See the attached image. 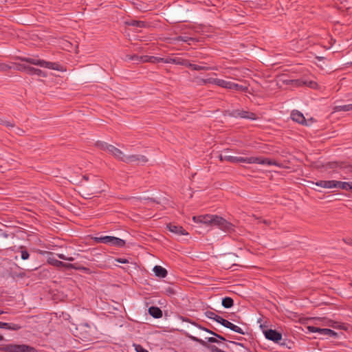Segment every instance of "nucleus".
<instances>
[{
	"instance_id": "f257e3e1",
	"label": "nucleus",
	"mask_w": 352,
	"mask_h": 352,
	"mask_svg": "<svg viewBox=\"0 0 352 352\" xmlns=\"http://www.w3.org/2000/svg\"><path fill=\"white\" fill-rule=\"evenodd\" d=\"M192 220L195 222L202 223L206 226H217L225 232H230L234 231V226L231 223L217 215L206 214L194 216Z\"/></svg>"
},
{
	"instance_id": "f03ea898",
	"label": "nucleus",
	"mask_w": 352,
	"mask_h": 352,
	"mask_svg": "<svg viewBox=\"0 0 352 352\" xmlns=\"http://www.w3.org/2000/svg\"><path fill=\"white\" fill-rule=\"evenodd\" d=\"M17 58L21 60V61L26 62L32 65H38L42 67H45L60 72L66 71V69H65L63 66L56 63L47 62L44 60H41L31 57H18Z\"/></svg>"
},
{
	"instance_id": "7ed1b4c3",
	"label": "nucleus",
	"mask_w": 352,
	"mask_h": 352,
	"mask_svg": "<svg viewBox=\"0 0 352 352\" xmlns=\"http://www.w3.org/2000/svg\"><path fill=\"white\" fill-rule=\"evenodd\" d=\"M197 329L203 330L214 336V337L206 338V339L207 340L208 342L219 344L221 342H220L221 340H222V341L226 340V339L223 336H221V335H219V334H218L206 327H201L195 322L192 323V326L188 328V331H189L190 333H191V334H197L196 332Z\"/></svg>"
},
{
	"instance_id": "20e7f679",
	"label": "nucleus",
	"mask_w": 352,
	"mask_h": 352,
	"mask_svg": "<svg viewBox=\"0 0 352 352\" xmlns=\"http://www.w3.org/2000/svg\"><path fill=\"white\" fill-rule=\"evenodd\" d=\"M239 162H245L248 164H258L263 165H275L280 166V164L274 160H272L268 158H263L261 157H236L234 163Z\"/></svg>"
},
{
	"instance_id": "39448f33",
	"label": "nucleus",
	"mask_w": 352,
	"mask_h": 352,
	"mask_svg": "<svg viewBox=\"0 0 352 352\" xmlns=\"http://www.w3.org/2000/svg\"><path fill=\"white\" fill-rule=\"evenodd\" d=\"M0 350L3 352H38L34 347L23 344H3L0 347Z\"/></svg>"
},
{
	"instance_id": "423d86ee",
	"label": "nucleus",
	"mask_w": 352,
	"mask_h": 352,
	"mask_svg": "<svg viewBox=\"0 0 352 352\" xmlns=\"http://www.w3.org/2000/svg\"><path fill=\"white\" fill-rule=\"evenodd\" d=\"M218 86L228 89H234L239 91H248V87L247 85H239L231 81H228L220 78H219Z\"/></svg>"
},
{
	"instance_id": "0eeeda50",
	"label": "nucleus",
	"mask_w": 352,
	"mask_h": 352,
	"mask_svg": "<svg viewBox=\"0 0 352 352\" xmlns=\"http://www.w3.org/2000/svg\"><path fill=\"white\" fill-rule=\"evenodd\" d=\"M96 241L104 244H109L116 247L122 248L125 245V241L120 238L111 236H106L96 238Z\"/></svg>"
},
{
	"instance_id": "6e6552de",
	"label": "nucleus",
	"mask_w": 352,
	"mask_h": 352,
	"mask_svg": "<svg viewBox=\"0 0 352 352\" xmlns=\"http://www.w3.org/2000/svg\"><path fill=\"white\" fill-rule=\"evenodd\" d=\"M16 65V69L19 71H26L29 74H36L38 76L42 77H47V73L39 69H36L34 67L26 65H22V64H18V63H14Z\"/></svg>"
},
{
	"instance_id": "1a4fd4ad",
	"label": "nucleus",
	"mask_w": 352,
	"mask_h": 352,
	"mask_svg": "<svg viewBox=\"0 0 352 352\" xmlns=\"http://www.w3.org/2000/svg\"><path fill=\"white\" fill-rule=\"evenodd\" d=\"M283 82L286 84H293L296 87H300L302 85H307L308 87L316 89L318 87V84L314 81H307L303 80L301 79H296V80H283Z\"/></svg>"
},
{
	"instance_id": "9d476101",
	"label": "nucleus",
	"mask_w": 352,
	"mask_h": 352,
	"mask_svg": "<svg viewBox=\"0 0 352 352\" xmlns=\"http://www.w3.org/2000/svg\"><path fill=\"white\" fill-rule=\"evenodd\" d=\"M148 162V158L143 155H126L124 162L125 163H135L137 164H145Z\"/></svg>"
},
{
	"instance_id": "9b49d317",
	"label": "nucleus",
	"mask_w": 352,
	"mask_h": 352,
	"mask_svg": "<svg viewBox=\"0 0 352 352\" xmlns=\"http://www.w3.org/2000/svg\"><path fill=\"white\" fill-rule=\"evenodd\" d=\"M308 330L312 333H319L320 335L327 336L329 337H335L337 333L330 329H322L314 326H309Z\"/></svg>"
},
{
	"instance_id": "f8f14e48",
	"label": "nucleus",
	"mask_w": 352,
	"mask_h": 352,
	"mask_svg": "<svg viewBox=\"0 0 352 352\" xmlns=\"http://www.w3.org/2000/svg\"><path fill=\"white\" fill-rule=\"evenodd\" d=\"M316 186L324 188H338L339 181L336 180H320L316 182H313Z\"/></svg>"
},
{
	"instance_id": "ddd939ff",
	"label": "nucleus",
	"mask_w": 352,
	"mask_h": 352,
	"mask_svg": "<svg viewBox=\"0 0 352 352\" xmlns=\"http://www.w3.org/2000/svg\"><path fill=\"white\" fill-rule=\"evenodd\" d=\"M232 115L234 117H241L242 118H247L250 120L256 119V116L255 113L245 110H234L232 111Z\"/></svg>"
},
{
	"instance_id": "4468645a",
	"label": "nucleus",
	"mask_w": 352,
	"mask_h": 352,
	"mask_svg": "<svg viewBox=\"0 0 352 352\" xmlns=\"http://www.w3.org/2000/svg\"><path fill=\"white\" fill-rule=\"evenodd\" d=\"M265 336L267 339L274 342H278L282 339V334L273 329H268L264 331Z\"/></svg>"
},
{
	"instance_id": "2eb2a0df",
	"label": "nucleus",
	"mask_w": 352,
	"mask_h": 352,
	"mask_svg": "<svg viewBox=\"0 0 352 352\" xmlns=\"http://www.w3.org/2000/svg\"><path fill=\"white\" fill-rule=\"evenodd\" d=\"M47 263L56 267H65L67 269L76 268L75 265L72 263H65L63 261H58L54 258L49 257L47 258Z\"/></svg>"
},
{
	"instance_id": "dca6fc26",
	"label": "nucleus",
	"mask_w": 352,
	"mask_h": 352,
	"mask_svg": "<svg viewBox=\"0 0 352 352\" xmlns=\"http://www.w3.org/2000/svg\"><path fill=\"white\" fill-rule=\"evenodd\" d=\"M108 152L118 160H120L123 162H124L126 155L120 149L111 145L110 147H109Z\"/></svg>"
},
{
	"instance_id": "f3484780",
	"label": "nucleus",
	"mask_w": 352,
	"mask_h": 352,
	"mask_svg": "<svg viewBox=\"0 0 352 352\" xmlns=\"http://www.w3.org/2000/svg\"><path fill=\"white\" fill-rule=\"evenodd\" d=\"M291 118L294 121L298 123L307 125V120L305 118L303 114L297 110H294L292 112Z\"/></svg>"
},
{
	"instance_id": "a211bd4d",
	"label": "nucleus",
	"mask_w": 352,
	"mask_h": 352,
	"mask_svg": "<svg viewBox=\"0 0 352 352\" xmlns=\"http://www.w3.org/2000/svg\"><path fill=\"white\" fill-rule=\"evenodd\" d=\"M167 228L171 232L179 235H187L188 232L180 226L174 225L172 223H169L167 225Z\"/></svg>"
},
{
	"instance_id": "6ab92c4d",
	"label": "nucleus",
	"mask_w": 352,
	"mask_h": 352,
	"mask_svg": "<svg viewBox=\"0 0 352 352\" xmlns=\"http://www.w3.org/2000/svg\"><path fill=\"white\" fill-rule=\"evenodd\" d=\"M194 82H195L198 85H204L206 84L210 83L218 86L219 78H210L207 79H204L197 77L194 79Z\"/></svg>"
},
{
	"instance_id": "aec40b11",
	"label": "nucleus",
	"mask_w": 352,
	"mask_h": 352,
	"mask_svg": "<svg viewBox=\"0 0 352 352\" xmlns=\"http://www.w3.org/2000/svg\"><path fill=\"white\" fill-rule=\"evenodd\" d=\"M222 325L225 327H227V328L231 329L232 331H233L234 332L239 333L242 335L245 334L243 330L241 327L232 324V322H230V321H228L226 319L224 320V321H223Z\"/></svg>"
},
{
	"instance_id": "412c9836",
	"label": "nucleus",
	"mask_w": 352,
	"mask_h": 352,
	"mask_svg": "<svg viewBox=\"0 0 352 352\" xmlns=\"http://www.w3.org/2000/svg\"><path fill=\"white\" fill-rule=\"evenodd\" d=\"M155 275L157 277L164 278L167 275V270L160 265H155L153 267Z\"/></svg>"
},
{
	"instance_id": "4be33fe9",
	"label": "nucleus",
	"mask_w": 352,
	"mask_h": 352,
	"mask_svg": "<svg viewBox=\"0 0 352 352\" xmlns=\"http://www.w3.org/2000/svg\"><path fill=\"white\" fill-rule=\"evenodd\" d=\"M141 62L143 63H160V60H163V58L160 57H155V56H142V58H140Z\"/></svg>"
},
{
	"instance_id": "5701e85b",
	"label": "nucleus",
	"mask_w": 352,
	"mask_h": 352,
	"mask_svg": "<svg viewBox=\"0 0 352 352\" xmlns=\"http://www.w3.org/2000/svg\"><path fill=\"white\" fill-rule=\"evenodd\" d=\"M148 313L155 318H160L162 316V310L157 307H151L148 309Z\"/></svg>"
},
{
	"instance_id": "b1692460",
	"label": "nucleus",
	"mask_w": 352,
	"mask_h": 352,
	"mask_svg": "<svg viewBox=\"0 0 352 352\" xmlns=\"http://www.w3.org/2000/svg\"><path fill=\"white\" fill-rule=\"evenodd\" d=\"M333 111L335 112H336V111H352V104L336 106L333 108Z\"/></svg>"
},
{
	"instance_id": "393cba45",
	"label": "nucleus",
	"mask_w": 352,
	"mask_h": 352,
	"mask_svg": "<svg viewBox=\"0 0 352 352\" xmlns=\"http://www.w3.org/2000/svg\"><path fill=\"white\" fill-rule=\"evenodd\" d=\"M126 24L130 26H133L136 28H144L146 26V24L144 21H136V20H131L130 21L126 22Z\"/></svg>"
},
{
	"instance_id": "a878e982",
	"label": "nucleus",
	"mask_w": 352,
	"mask_h": 352,
	"mask_svg": "<svg viewBox=\"0 0 352 352\" xmlns=\"http://www.w3.org/2000/svg\"><path fill=\"white\" fill-rule=\"evenodd\" d=\"M338 184V188H341L345 190H351L352 192V182L339 181Z\"/></svg>"
},
{
	"instance_id": "bb28decb",
	"label": "nucleus",
	"mask_w": 352,
	"mask_h": 352,
	"mask_svg": "<svg viewBox=\"0 0 352 352\" xmlns=\"http://www.w3.org/2000/svg\"><path fill=\"white\" fill-rule=\"evenodd\" d=\"M221 303H222L223 307L228 309V308H230L233 306L234 301H233L232 298H231L230 297H226V298H223Z\"/></svg>"
},
{
	"instance_id": "cd10ccee",
	"label": "nucleus",
	"mask_w": 352,
	"mask_h": 352,
	"mask_svg": "<svg viewBox=\"0 0 352 352\" xmlns=\"http://www.w3.org/2000/svg\"><path fill=\"white\" fill-rule=\"evenodd\" d=\"M219 157L221 162L227 161L232 163H234L236 160V157L226 155H219Z\"/></svg>"
},
{
	"instance_id": "c85d7f7f",
	"label": "nucleus",
	"mask_w": 352,
	"mask_h": 352,
	"mask_svg": "<svg viewBox=\"0 0 352 352\" xmlns=\"http://www.w3.org/2000/svg\"><path fill=\"white\" fill-rule=\"evenodd\" d=\"M96 146L101 150L109 151V147H110L111 144H109L104 142L98 141L96 143Z\"/></svg>"
},
{
	"instance_id": "c756f323",
	"label": "nucleus",
	"mask_w": 352,
	"mask_h": 352,
	"mask_svg": "<svg viewBox=\"0 0 352 352\" xmlns=\"http://www.w3.org/2000/svg\"><path fill=\"white\" fill-rule=\"evenodd\" d=\"M239 73V72L238 71L237 69H231L230 72V74L231 75L230 78L234 80H241L240 77H243V76L240 75Z\"/></svg>"
},
{
	"instance_id": "7c9ffc66",
	"label": "nucleus",
	"mask_w": 352,
	"mask_h": 352,
	"mask_svg": "<svg viewBox=\"0 0 352 352\" xmlns=\"http://www.w3.org/2000/svg\"><path fill=\"white\" fill-rule=\"evenodd\" d=\"M192 69L195 70V71H199V70L208 71V70L210 69V67H209L206 65H199L193 64Z\"/></svg>"
},
{
	"instance_id": "2f4dec72",
	"label": "nucleus",
	"mask_w": 352,
	"mask_h": 352,
	"mask_svg": "<svg viewBox=\"0 0 352 352\" xmlns=\"http://www.w3.org/2000/svg\"><path fill=\"white\" fill-rule=\"evenodd\" d=\"M8 326H6V329L10 330L17 331L21 328V326L17 324L8 323Z\"/></svg>"
},
{
	"instance_id": "473e14b6",
	"label": "nucleus",
	"mask_w": 352,
	"mask_h": 352,
	"mask_svg": "<svg viewBox=\"0 0 352 352\" xmlns=\"http://www.w3.org/2000/svg\"><path fill=\"white\" fill-rule=\"evenodd\" d=\"M175 40L177 41L188 42L189 41H192L193 38L187 36H179L175 38Z\"/></svg>"
},
{
	"instance_id": "72a5a7b5",
	"label": "nucleus",
	"mask_w": 352,
	"mask_h": 352,
	"mask_svg": "<svg viewBox=\"0 0 352 352\" xmlns=\"http://www.w3.org/2000/svg\"><path fill=\"white\" fill-rule=\"evenodd\" d=\"M12 67L9 65L3 63H0V72H6L10 69Z\"/></svg>"
},
{
	"instance_id": "f704fd0d",
	"label": "nucleus",
	"mask_w": 352,
	"mask_h": 352,
	"mask_svg": "<svg viewBox=\"0 0 352 352\" xmlns=\"http://www.w3.org/2000/svg\"><path fill=\"white\" fill-rule=\"evenodd\" d=\"M316 320H320V321L322 320V321H324L325 322V324H327L328 326H330V327H335L334 326L335 322L333 321L327 320V319H326L324 318H317Z\"/></svg>"
},
{
	"instance_id": "c9c22d12",
	"label": "nucleus",
	"mask_w": 352,
	"mask_h": 352,
	"mask_svg": "<svg viewBox=\"0 0 352 352\" xmlns=\"http://www.w3.org/2000/svg\"><path fill=\"white\" fill-rule=\"evenodd\" d=\"M126 57L128 58V59L131 60H133L135 62H141L140 58H142V56H139L138 55H128L126 56Z\"/></svg>"
},
{
	"instance_id": "e433bc0d",
	"label": "nucleus",
	"mask_w": 352,
	"mask_h": 352,
	"mask_svg": "<svg viewBox=\"0 0 352 352\" xmlns=\"http://www.w3.org/2000/svg\"><path fill=\"white\" fill-rule=\"evenodd\" d=\"M206 316L207 318H210V319H212L214 320L215 318L217 317V314L212 311H208L205 313Z\"/></svg>"
},
{
	"instance_id": "4c0bfd02",
	"label": "nucleus",
	"mask_w": 352,
	"mask_h": 352,
	"mask_svg": "<svg viewBox=\"0 0 352 352\" xmlns=\"http://www.w3.org/2000/svg\"><path fill=\"white\" fill-rule=\"evenodd\" d=\"M0 123L8 128H13L14 126V124L9 121L1 120Z\"/></svg>"
},
{
	"instance_id": "58836bf2",
	"label": "nucleus",
	"mask_w": 352,
	"mask_h": 352,
	"mask_svg": "<svg viewBox=\"0 0 352 352\" xmlns=\"http://www.w3.org/2000/svg\"><path fill=\"white\" fill-rule=\"evenodd\" d=\"M182 65H184L188 68L192 69L193 64L190 63L188 60H182Z\"/></svg>"
},
{
	"instance_id": "ea45409f",
	"label": "nucleus",
	"mask_w": 352,
	"mask_h": 352,
	"mask_svg": "<svg viewBox=\"0 0 352 352\" xmlns=\"http://www.w3.org/2000/svg\"><path fill=\"white\" fill-rule=\"evenodd\" d=\"M135 349L137 352H148L146 349H144L141 345L140 344H135Z\"/></svg>"
},
{
	"instance_id": "a19ab883",
	"label": "nucleus",
	"mask_w": 352,
	"mask_h": 352,
	"mask_svg": "<svg viewBox=\"0 0 352 352\" xmlns=\"http://www.w3.org/2000/svg\"><path fill=\"white\" fill-rule=\"evenodd\" d=\"M30 254L26 250H22L21 251V258L23 260H26L29 258Z\"/></svg>"
},
{
	"instance_id": "79ce46f5",
	"label": "nucleus",
	"mask_w": 352,
	"mask_h": 352,
	"mask_svg": "<svg viewBox=\"0 0 352 352\" xmlns=\"http://www.w3.org/2000/svg\"><path fill=\"white\" fill-rule=\"evenodd\" d=\"M182 60L183 59L179 58H173V63H175L177 65H182Z\"/></svg>"
},
{
	"instance_id": "37998d69",
	"label": "nucleus",
	"mask_w": 352,
	"mask_h": 352,
	"mask_svg": "<svg viewBox=\"0 0 352 352\" xmlns=\"http://www.w3.org/2000/svg\"><path fill=\"white\" fill-rule=\"evenodd\" d=\"M173 58H163V60H160V63H173Z\"/></svg>"
},
{
	"instance_id": "c03bdc74",
	"label": "nucleus",
	"mask_w": 352,
	"mask_h": 352,
	"mask_svg": "<svg viewBox=\"0 0 352 352\" xmlns=\"http://www.w3.org/2000/svg\"><path fill=\"white\" fill-rule=\"evenodd\" d=\"M224 318H223L222 317H221L220 316H217V317L215 318L214 320L220 324H222L223 323V321H224Z\"/></svg>"
},
{
	"instance_id": "a18cd8bd",
	"label": "nucleus",
	"mask_w": 352,
	"mask_h": 352,
	"mask_svg": "<svg viewBox=\"0 0 352 352\" xmlns=\"http://www.w3.org/2000/svg\"><path fill=\"white\" fill-rule=\"evenodd\" d=\"M75 269H76V270H82V271H84V272H89V268H87V267H76V268H75Z\"/></svg>"
},
{
	"instance_id": "49530a36",
	"label": "nucleus",
	"mask_w": 352,
	"mask_h": 352,
	"mask_svg": "<svg viewBox=\"0 0 352 352\" xmlns=\"http://www.w3.org/2000/svg\"><path fill=\"white\" fill-rule=\"evenodd\" d=\"M166 293L168 294H175L173 289L170 287H168V288L166 289Z\"/></svg>"
},
{
	"instance_id": "de8ad7c7",
	"label": "nucleus",
	"mask_w": 352,
	"mask_h": 352,
	"mask_svg": "<svg viewBox=\"0 0 352 352\" xmlns=\"http://www.w3.org/2000/svg\"><path fill=\"white\" fill-rule=\"evenodd\" d=\"M116 261L120 263H127L129 261L125 258H118Z\"/></svg>"
},
{
	"instance_id": "09e8293b",
	"label": "nucleus",
	"mask_w": 352,
	"mask_h": 352,
	"mask_svg": "<svg viewBox=\"0 0 352 352\" xmlns=\"http://www.w3.org/2000/svg\"><path fill=\"white\" fill-rule=\"evenodd\" d=\"M6 326H8L7 322H0V329H6Z\"/></svg>"
},
{
	"instance_id": "8fccbe9b",
	"label": "nucleus",
	"mask_w": 352,
	"mask_h": 352,
	"mask_svg": "<svg viewBox=\"0 0 352 352\" xmlns=\"http://www.w3.org/2000/svg\"><path fill=\"white\" fill-rule=\"evenodd\" d=\"M57 256L60 258V259H62V260H66V258L67 256H65L63 254H57Z\"/></svg>"
},
{
	"instance_id": "3c124183",
	"label": "nucleus",
	"mask_w": 352,
	"mask_h": 352,
	"mask_svg": "<svg viewBox=\"0 0 352 352\" xmlns=\"http://www.w3.org/2000/svg\"><path fill=\"white\" fill-rule=\"evenodd\" d=\"M74 260V258L73 257H67V256L65 261H73Z\"/></svg>"
},
{
	"instance_id": "603ef678",
	"label": "nucleus",
	"mask_w": 352,
	"mask_h": 352,
	"mask_svg": "<svg viewBox=\"0 0 352 352\" xmlns=\"http://www.w3.org/2000/svg\"><path fill=\"white\" fill-rule=\"evenodd\" d=\"M229 343L232 344L241 345V344H239L238 342H234V341H229Z\"/></svg>"
},
{
	"instance_id": "864d4df0",
	"label": "nucleus",
	"mask_w": 352,
	"mask_h": 352,
	"mask_svg": "<svg viewBox=\"0 0 352 352\" xmlns=\"http://www.w3.org/2000/svg\"><path fill=\"white\" fill-rule=\"evenodd\" d=\"M17 131H18V132H17L18 134H20L21 133H23V131L19 128H17Z\"/></svg>"
},
{
	"instance_id": "5fc2aeb1",
	"label": "nucleus",
	"mask_w": 352,
	"mask_h": 352,
	"mask_svg": "<svg viewBox=\"0 0 352 352\" xmlns=\"http://www.w3.org/2000/svg\"><path fill=\"white\" fill-rule=\"evenodd\" d=\"M263 223H265V224H266V225H269V223H269V221H267V220H263Z\"/></svg>"
},
{
	"instance_id": "6e6d98bb",
	"label": "nucleus",
	"mask_w": 352,
	"mask_h": 352,
	"mask_svg": "<svg viewBox=\"0 0 352 352\" xmlns=\"http://www.w3.org/2000/svg\"><path fill=\"white\" fill-rule=\"evenodd\" d=\"M316 58L319 60H322L324 58L320 56H317Z\"/></svg>"
},
{
	"instance_id": "4d7b16f0",
	"label": "nucleus",
	"mask_w": 352,
	"mask_h": 352,
	"mask_svg": "<svg viewBox=\"0 0 352 352\" xmlns=\"http://www.w3.org/2000/svg\"><path fill=\"white\" fill-rule=\"evenodd\" d=\"M83 179H84L85 180H86V181H87V180L89 179H88V177H87V176H86V175H84V176H83Z\"/></svg>"
},
{
	"instance_id": "13d9d810",
	"label": "nucleus",
	"mask_w": 352,
	"mask_h": 352,
	"mask_svg": "<svg viewBox=\"0 0 352 352\" xmlns=\"http://www.w3.org/2000/svg\"><path fill=\"white\" fill-rule=\"evenodd\" d=\"M4 340V338L3 336L0 335V341L1 340Z\"/></svg>"
},
{
	"instance_id": "bf43d9fd",
	"label": "nucleus",
	"mask_w": 352,
	"mask_h": 352,
	"mask_svg": "<svg viewBox=\"0 0 352 352\" xmlns=\"http://www.w3.org/2000/svg\"><path fill=\"white\" fill-rule=\"evenodd\" d=\"M349 171L352 172V166H349Z\"/></svg>"
},
{
	"instance_id": "052dcab7",
	"label": "nucleus",
	"mask_w": 352,
	"mask_h": 352,
	"mask_svg": "<svg viewBox=\"0 0 352 352\" xmlns=\"http://www.w3.org/2000/svg\"><path fill=\"white\" fill-rule=\"evenodd\" d=\"M3 313V311L0 310V315L2 314Z\"/></svg>"
},
{
	"instance_id": "680f3d73",
	"label": "nucleus",
	"mask_w": 352,
	"mask_h": 352,
	"mask_svg": "<svg viewBox=\"0 0 352 352\" xmlns=\"http://www.w3.org/2000/svg\"><path fill=\"white\" fill-rule=\"evenodd\" d=\"M225 346H226V347H227V348H228V345L227 344H225Z\"/></svg>"
}]
</instances>
